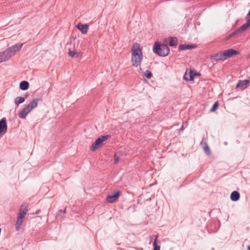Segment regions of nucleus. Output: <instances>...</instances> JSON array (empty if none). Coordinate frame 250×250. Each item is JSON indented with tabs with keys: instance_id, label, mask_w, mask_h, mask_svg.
Returning a JSON list of instances; mask_svg holds the SVG:
<instances>
[{
	"instance_id": "1",
	"label": "nucleus",
	"mask_w": 250,
	"mask_h": 250,
	"mask_svg": "<svg viewBox=\"0 0 250 250\" xmlns=\"http://www.w3.org/2000/svg\"><path fill=\"white\" fill-rule=\"evenodd\" d=\"M131 53V62L132 66L135 67L140 66L143 59V55L139 43L135 42L133 44Z\"/></svg>"
},
{
	"instance_id": "2",
	"label": "nucleus",
	"mask_w": 250,
	"mask_h": 250,
	"mask_svg": "<svg viewBox=\"0 0 250 250\" xmlns=\"http://www.w3.org/2000/svg\"><path fill=\"white\" fill-rule=\"evenodd\" d=\"M153 52L159 56L165 57L169 53V49L167 44H160L155 42L153 47Z\"/></svg>"
},
{
	"instance_id": "3",
	"label": "nucleus",
	"mask_w": 250,
	"mask_h": 250,
	"mask_svg": "<svg viewBox=\"0 0 250 250\" xmlns=\"http://www.w3.org/2000/svg\"><path fill=\"white\" fill-rule=\"evenodd\" d=\"M74 40L75 39H74L73 41L71 40L69 42H68L66 44V47L68 48V54L69 56L72 58H77L80 57L81 53L75 51V44Z\"/></svg>"
},
{
	"instance_id": "4",
	"label": "nucleus",
	"mask_w": 250,
	"mask_h": 250,
	"mask_svg": "<svg viewBox=\"0 0 250 250\" xmlns=\"http://www.w3.org/2000/svg\"><path fill=\"white\" fill-rule=\"evenodd\" d=\"M22 45V43H18L4 50L8 59H9L12 56H14L17 51H20Z\"/></svg>"
},
{
	"instance_id": "5",
	"label": "nucleus",
	"mask_w": 250,
	"mask_h": 250,
	"mask_svg": "<svg viewBox=\"0 0 250 250\" xmlns=\"http://www.w3.org/2000/svg\"><path fill=\"white\" fill-rule=\"evenodd\" d=\"M109 135H102L97 139L95 142L92 144L91 146V149L92 151H95L98 149L102 144V143L106 140L109 137Z\"/></svg>"
},
{
	"instance_id": "6",
	"label": "nucleus",
	"mask_w": 250,
	"mask_h": 250,
	"mask_svg": "<svg viewBox=\"0 0 250 250\" xmlns=\"http://www.w3.org/2000/svg\"><path fill=\"white\" fill-rule=\"evenodd\" d=\"M28 207L27 204H22L20 207L17 217L23 219L27 212L28 211Z\"/></svg>"
},
{
	"instance_id": "7",
	"label": "nucleus",
	"mask_w": 250,
	"mask_h": 250,
	"mask_svg": "<svg viewBox=\"0 0 250 250\" xmlns=\"http://www.w3.org/2000/svg\"><path fill=\"white\" fill-rule=\"evenodd\" d=\"M120 194V191H114L111 194L108 195L106 198L107 202L113 203L119 198Z\"/></svg>"
},
{
	"instance_id": "8",
	"label": "nucleus",
	"mask_w": 250,
	"mask_h": 250,
	"mask_svg": "<svg viewBox=\"0 0 250 250\" xmlns=\"http://www.w3.org/2000/svg\"><path fill=\"white\" fill-rule=\"evenodd\" d=\"M40 99L39 98L34 99L28 104L25 107L28 110V111L30 112L34 108H36L38 104Z\"/></svg>"
},
{
	"instance_id": "9",
	"label": "nucleus",
	"mask_w": 250,
	"mask_h": 250,
	"mask_svg": "<svg viewBox=\"0 0 250 250\" xmlns=\"http://www.w3.org/2000/svg\"><path fill=\"white\" fill-rule=\"evenodd\" d=\"M223 53L226 60L228 58L231 57L233 55H236L239 54L238 51L231 48L225 50Z\"/></svg>"
},
{
	"instance_id": "10",
	"label": "nucleus",
	"mask_w": 250,
	"mask_h": 250,
	"mask_svg": "<svg viewBox=\"0 0 250 250\" xmlns=\"http://www.w3.org/2000/svg\"><path fill=\"white\" fill-rule=\"evenodd\" d=\"M196 47V45L195 44H182L179 45L178 49L180 51H185L187 50H190Z\"/></svg>"
},
{
	"instance_id": "11",
	"label": "nucleus",
	"mask_w": 250,
	"mask_h": 250,
	"mask_svg": "<svg viewBox=\"0 0 250 250\" xmlns=\"http://www.w3.org/2000/svg\"><path fill=\"white\" fill-rule=\"evenodd\" d=\"M7 128L6 120L5 118L0 120V133H5Z\"/></svg>"
},
{
	"instance_id": "12",
	"label": "nucleus",
	"mask_w": 250,
	"mask_h": 250,
	"mask_svg": "<svg viewBox=\"0 0 250 250\" xmlns=\"http://www.w3.org/2000/svg\"><path fill=\"white\" fill-rule=\"evenodd\" d=\"M211 59L215 61H224L226 60L223 52H219L211 56Z\"/></svg>"
},
{
	"instance_id": "13",
	"label": "nucleus",
	"mask_w": 250,
	"mask_h": 250,
	"mask_svg": "<svg viewBox=\"0 0 250 250\" xmlns=\"http://www.w3.org/2000/svg\"><path fill=\"white\" fill-rule=\"evenodd\" d=\"M250 81L248 80H244L243 81H239L236 85V88H241L242 89H244L246 88V85L249 83Z\"/></svg>"
},
{
	"instance_id": "14",
	"label": "nucleus",
	"mask_w": 250,
	"mask_h": 250,
	"mask_svg": "<svg viewBox=\"0 0 250 250\" xmlns=\"http://www.w3.org/2000/svg\"><path fill=\"white\" fill-rule=\"evenodd\" d=\"M76 27L83 34L87 33L88 28L87 24H83L80 22L77 24Z\"/></svg>"
},
{
	"instance_id": "15",
	"label": "nucleus",
	"mask_w": 250,
	"mask_h": 250,
	"mask_svg": "<svg viewBox=\"0 0 250 250\" xmlns=\"http://www.w3.org/2000/svg\"><path fill=\"white\" fill-rule=\"evenodd\" d=\"M246 22L239 28V30L243 33L250 26V17H246Z\"/></svg>"
},
{
	"instance_id": "16",
	"label": "nucleus",
	"mask_w": 250,
	"mask_h": 250,
	"mask_svg": "<svg viewBox=\"0 0 250 250\" xmlns=\"http://www.w3.org/2000/svg\"><path fill=\"white\" fill-rule=\"evenodd\" d=\"M230 198L232 201H237L240 198V194L237 191H233L231 192Z\"/></svg>"
},
{
	"instance_id": "17",
	"label": "nucleus",
	"mask_w": 250,
	"mask_h": 250,
	"mask_svg": "<svg viewBox=\"0 0 250 250\" xmlns=\"http://www.w3.org/2000/svg\"><path fill=\"white\" fill-rule=\"evenodd\" d=\"M29 113L28 110L25 107L22 108V109L19 113V117L21 119H25L27 116V114Z\"/></svg>"
},
{
	"instance_id": "18",
	"label": "nucleus",
	"mask_w": 250,
	"mask_h": 250,
	"mask_svg": "<svg viewBox=\"0 0 250 250\" xmlns=\"http://www.w3.org/2000/svg\"><path fill=\"white\" fill-rule=\"evenodd\" d=\"M29 86V83L25 81H22L20 83V88L22 90H26L28 89Z\"/></svg>"
},
{
	"instance_id": "19",
	"label": "nucleus",
	"mask_w": 250,
	"mask_h": 250,
	"mask_svg": "<svg viewBox=\"0 0 250 250\" xmlns=\"http://www.w3.org/2000/svg\"><path fill=\"white\" fill-rule=\"evenodd\" d=\"M200 74L198 73H197L193 70H190L189 74V78H187L185 77V79L187 80L188 81H192L194 79V76H200Z\"/></svg>"
},
{
	"instance_id": "20",
	"label": "nucleus",
	"mask_w": 250,
	"mask_h": 250,
	"mask_svg": "<svg viewBox=\"0 0 250 250\" xmlns=\"http://www.w3.org/2000/svg\"><path fill=\"white\" fill-rule=\"evenodd\" d=\"M122 154L118 152L116 153L114 155V164L115 165H117L118 164V163L122 160V158H121Z\"/></svg>"
},
{
	"instance_id": "21",
	"label": "nucleus",
	"mask_w": 250,
	"mask_h": 250,
	"mask_svg": "<svg viewBox=\"0 0 250 250\" xmlns=\"http://www.w3.org/2000/svg\"><path fill=\"white\" fill-rule=\"evenodd\" d=\"M25 100V98L22 97H17L14 100L15 104L18 106L20 104L23 103Z\"/></svg>"
},
{
	"instance_id": "22",
	"label": "nucleus",
	"mask_w": 250,
	"mask_h": 250,
	"mask_svg": "<svg viewBox=\"0 0 250 250\" xmlns=\"http://www.w3.org/2000/svg\"><path fill=\"white\" fill-rule=\"evenodd\" d=\"M242 33V32L238 28L229 35V38L239 37Z\"/></svg>"
},
{
	"instance_id": "23",
	"label": "nucleus",
	"mask_w": 250,
	"mask_h": 250,
	"mask_svg": "<svg viewBox=\"0 0 250 250\" xmlns=\"http://www.w3.org/2000/svg\"><path fill=\"white\" fill-rule=\"evenodd\" d=\"M9 60L5 51L0 53V63Z\"/></svg>"
},
{
	"instance_id": "24",
	"label": "nucleus",
	"mask_w": 250,
	"mask_h": 250,
	"mask_svg": "<svg viewBox=\"0 0 250 250\" xmlns=\"http://www.w3.org/2000/svg\"><path fill=\"white\" fill-rule=\"evenodd\" d=\"M23 222V219L17 217V220L15 224V229L16 230L20 229V227Z\"/></svg>"
},
{
	"instance_id": "25",
	"label": "nucleus",
	"mask_w": 250,
	"mask_h": 250,
	"mask_svg": "<svg viewBox=\"0 0 250 250\" xmlns=\"http://www.w3.org/2000/svg\"><path fill=\"white\" fill-rule=\"evenodd\" d=\"M178 40L176 37H171L170 42H169V45L171 46H174L177 44Z\"/></svg>"
},
{
	"instance_id": "26",
	"label": "nucleus",
	"mask_w": 250,
	"mask_h": 250,
	"mask_svg": "<svg viewBox=\"0 0 250 250\" xmlns=\"http://www.w3.org/2000/svg\"><path fill=\"white\" fill-rule=\"evenodd\" d=\"M204 150L205 152L208 155H209L210 154V151L209 150V148L208 146L207 143H205V146L204 147Z\"/></svg>"
},
{
	"instance_id": "27",
	"label": "nucleus",
	"mask_w": 250,
	"mask_h": 250,
	"mask_svg": "<svg viewBox=\"0 0 250 250\" xmlns=\"http://www.w3.org/2000/svg\"><path fill=\"white\" fill-rule=\"evenodd\" d=\"M219 106V104L217 102H215L213 104V105L212 106L211 108H210V112H213Z\"/></svg>"
},
{
	"instance_id": "28",
	"label": "nucleus",
	"mask_w": 250,
	"mask_h": 250,
	"mask_svg": "<svg viewBox=\"0 0 250 250\" xmlns=\"http://www.w3.org/2000/svg\"><path fill=\"white\" fill-rule=\"evenodd\" d=\"M144 75L148 79H150L152 76L151 72L149 70H146L144 73Z\"/></svg>"
},
{
	"instance_id": "29",
	"label": "nucleus",
	"mask_w": 250,
	"mask_h": 250,
	"mask_svg": "<svg viewBox=\"0 0 250 250\" xmlns=\"http://www.w3.org/2000/svg\"><path fill=\"white\" fill-rule=\"evenodd\" d=\"M153 245V246H154L153 250H160V246H158L157 244L156 239L154 241Z\"/></svg>"
},
{
	"instance_id": "30",
	"label": "nucleus",
	"mask_w": 250,
	"mask_h": 250,
	"mask_svg": "<svg viewBox=\"0 0 250 250\" xmlns=\"http://www.w3.org/2000/svg\"><path fill=\"white\" fill-rule=\"evenodd\" d=\"M250 17V9L249 10L248 13L247 14V17L249 18Z\"/></svg>"
},
{
	"instance_id": "31",
	"label": "nucleus",
	"mask_w": 250,
	"mask_h": 250,
	"mask_svg": "<svg viewBox=\"0 0 250 250\" xmlns=\"http://www.w3.org/2000/svg\"><path fill=\"white\" fill-rule=\"evenodd\" d=\"M62 212H63V213H65L66 212V209H65V208H64V209H63V210L62 211Z\"/></svg>"
},
{
	"instance_id": "32",
	"label": "nucleus",
	"mask_w": 250,
	"mask_h": 250,
	"mask_svg": "<svg viewBox=\"0 0 250 250\" xmlns=\"http://www.w3.org/2000/svg\"><path fill=\"white\" fill-rule=\"evenodd\" d=\"M247 249H248V250H250V245L248 246Z\"/></svg>"
},
{
	"instance_id": "33",
	"label": "nucleus",
	"mask_w": 250,
	"mask_h": 250,
	"mask_svg": "<svg viewBox=\"0 0 250 250\" xmlns=\"http://www.w3.org/2000/svg\"><path fill=\"white\" fill-rule=\"evenodd\" d=\"M183 125H182V126L181 127V129H183Z\"/></svg>"
}]
</instances>
